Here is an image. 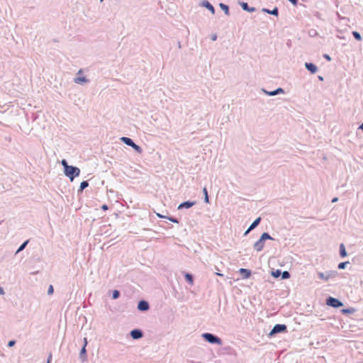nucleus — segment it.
<instances>
[{
    "label": "nucleus",
    "mask_w": 363,
    "mask_h": 363,
    "mask_svg": "<svg viewBox=\"0 0 363 363\" xmlns=\"http://www.w3.org/2000/svg\"><path fill=\"white\" fill-rule=\"evenodd\" d=\"M267 240H273L274 238L269 235V233L264 232L261 235L259 239L255 242L253 245L254 250L257 252L262 251L264 247L265 241Z\"/></svg>",
    "instance_id": "1"
},
{
    "label": "nucleus",
    "mask_w": 363,
    "mask_h": 363,
    "mask_svg": "<svg viewBox=\"0 0 363 363\" xmlns=\"http://www.w3.org/2000/svg\"><path fill=\"white\" fill-rule=\"evenodd\" d=\"M64 174L66 177H67L71 182L79 176L80 169L79 167L69 165L68 167H65V170L64 171Z\"/></svg>",
    "instance_id": "2"
},
{
    "label": "nucleus",
    "mask_w": 363,
    "mask_h": 363,
    "mask_svg": "<svg viewBox=\"0 0 363 363\" xmlns=\"http://www.w3.org/2000/svg\"><path fill=\"white\" fill-rule=\"evenodd\" d=\"M201 336L205 341L211 344H216L218 345H222V340L219 337L213 333H204L202 334Z\"/></svg>",
    "instance_id": "3"
},
{
    "label": "nucleus",
    "mask_w": 363,
    "mask_h": 363,
    "mask_svg": "<svg viewBox=\"0 0 363 363\" xmlns=\"http://www.w3.org/2000/svg\"><path fill=\"white\" fill-rule=\"evenodd\" d=\"M121 140L126 145L131 147L138 153L140 154L143 152L142 147L140 145L135 144L131 138L123 136L121 138Z\"/></svg>",
    "instance_id": "4"
},
{
    "label": "nucleus",
    "mask_w": 363,
    "mask_h": 363,
    "mask_svg": "<svg viewBox=\"0 0 363 363\" xmlns=\"http://www.w3.org/2000/svg\"><path fill=\"white\" fill-rule=\"evenodd\" d=\"M337 272L335 270H329L325 272H318V277L323 281H328L331 279H334L337 275Z\"/></svg>",
    "instance_id": "5"
},
{
    "label": "nucleus",
    "mask_w": 363,
    "mask_h": 363,
    "mask_svg": "<svg viewBox=\"0 0 363 363\" xmlns=\"http://www.w3.org/2000/svg\"><path fill=\"white\" fill-rule=\"evenodd\" d=\"M287 333V326L285 324H276L269 333V337H274L277 334Z\"/></svg>",
    "instance_id": "6"
},
{
    "label": "nucleus",
    "mask_w": 363,
    "mask_h": 363,
    "mask_svg": "<svg viewBox=\"0 0 363 363\" xmlns=\"http://www.w3.org/2000/svg\"><path fill=\"white\" fill-rule=\"evenodd\" d=\"M325 303L327 306L334 308H339L343 306V303L340 299L333 296L327 297L325 299Z\"/></svg>",
    "instance_id": "7"
},
{
    "label": "nucleus",
    "mask_w": 363,
    "mask_h": 363,
    "mask_svg": "<svg viewBox=\"0 0 363 363\" xmlns=\"http://www.w3.org/2000/svg\"><path fill=\"white\" fill-rule=\"evenodd\" d=\"M199 6L206 8L212 14L216 13V9L214 6L208 0H201L199 3Z\"/></svg>",
    "instance_id": "8"
},
{
    "label": "nucleus",
    "mask_w": 363,
    "mask_h": 363,
    "mask_svg": "<svg viewBox=\"0 0 363 363\" xmlns=\"http://www.w3.org/2000/svg\"><path fill=\"white\" fill-rule=\"evenodd\" d=\"M143 335H144V333L141 329L135 328V329H133L130 332V336L133 340H139V339L142 338L143 337Z\"/></svg>",
    "instance_id": "9"
},
{
    "label": "nucleus",
    "mask_w": 363,
    "mask_h": 363,
    "mask_svg": "<svg viewBox=\"0 0 363 363\" xmlns=\"http://www.w3.org/2000/svg\"><path fill=\"white\" fill-rule=\"evenodd\" d=\"M138 310L142 312L147 311L150 309V304L145 300H140L138 303Z\"/></svg>",
    "instance_id": "10"
},
{
    "label": "nucleus",
    "mask_w": 363,
    "mask_h": 363,
    "mask_svg": "<svg viewBox=\"0 0 363 363\" xmlns=\"http://www.w3.org/2000/svg\"><path fill=\"white\" fill-rule=\"evenodd\" d=\"M262 91L267 96H273L280 94H284L285 91L283 88L279 87L274 91H267L264 89H262Z\"/></svg>",
    "instance_id": "11"
},
{
    "label": "nucleus",
    "mask_w": 363,
    "mask_h": 363,
    "mask_svg": "<svg viewBox=\"0 0 363 363\" xmlns=\"http://www.w3.org/2000/svg\"><path fill=\"white\" fill-rule=\"evenodd\" d=\"M196 201H186L182 203H181L178 206V210H181L183 208H190L194 205H196Z\"/></svg>",
    "instance_id": "12"
},
{
    "label": "nucleus",
    "mask_w": 363,
    "mask_h": 363,
    "mask_svg": "<svg viewBox=\"0 0 363 363\" xmlns=\"http://www.w3.org/2000/svg\"><path fill=\"white\" fill-rule=\"evenodd\" d=\"M306 69L311 74H315L318 72V67L312 62H305Z\"/></svg>",
    "instance_id": "13"
},
{
    "label": "nucleus",
    "mask_w": 363,
    "mask_h": 363,
    "mask_svg": "<svg viewBox=\"0 0 363 363\" xmlns=\"http://www.w3.org/2000/svg\"><path fill=\"white\" fill-rule=\"evenodd\" d=\"M238 4L241 6V8L244 11H245L252 13V12H255L256 11V8L255 7H250V6H249V5H248V4L247 2L239 1Z\"/></svg>",
    "instance_id": "14"
},
{
    "label": "nucleus",
    "mask_w": 363,
    "mask_h": 363,
    "mask_svg": "<svg viewBox=\"0 0 363 363\" xmlns=\"http://www.w3.org/2000/svg\"><path fill=\"white\" fill-rule=\"evenodd\" d=\"M239 274H240L242 279H248L252 275V272L250 269H248L240 268L239 269Z\"/></svg>",
    "instance_id": "15"
},
{
    "label": "nucleus",
    "mask_w": 363,
    "mask_h": 363,
    "mask_svg": "<svg viewBox=\"0 0 363 363\" xmlns=\"http://www.w3.org/2000/svg\"><path fill=\"white\" fill-rule=\"evenodd\" d=\"M79 359L82 362H84L87 360V354L86 349L85 346H82L80 352H79Z\"/></svg>",
    "instance_id": "16"
},
{
    "label": "nucleus",
    "mask_w": 363,
    "mask_h": 363,
    "mask_svg": "<svg viewBox=\"0 0 363 363\" xmlns=\"http://www.w3.org/2000/svg\"><path fill=\"white\" fill-rule=\"evenodd\" d=\"M262 12L269 13L273 16H277L279 15V9L277 7H274L272 10H269V9L263 8Z\"/></svg>",
    "instance_id": "17"
},
{
    "label": "nucleus",
    "mask_w": 363,
    "mask_h": 363,
    "mask_svg": "<svg viewBox=\"0 0 363 363\" xmlns=\"http://www.w3.org/2000/svg\"><path fill=\"white\" fill-rule=\"evenodd\" d=\"M218 6L226 16H230V8H229L228 5H227L224 3H220L218 4Z\"/></svg>",
    "instance_id": "18"
},
{
    "label": "nucleus",
    "mask_w": 363,
    "mask_h": 363,
    "mask_svg": "<svg viewBox=\"0 0 363 363\" xmlns=\"http://www.w3.org/2000/svg\"><path fill=\"white\" fill-rule=\"evenodd\" d=\"M74 82L79 84L89 82V79L86 77H77L74 79Z\"/></svg>",
    "instance_id": "19"
},
{
    "label": "nucleus",
    "mask_w": 363,
    "mask_h": 363,
    "mask_svg": "<svg viewBox=\"0 0 363 363\" xmlns=\"http://www.w3.org/2000/svg\"><path fill=\"white\" fill-rule=\"evenodd\" d=\"M261 220H262L261 217H258V218H256V219H255V220L251 223V225H250V230H254L255 228H257V227L259 225V223H260Z\"/></svg>",
    "instance_id": "20"
},
{
    "label": "nucleus",
    "mask_w": 363,
    "mask_h": 363,
    "mask_svg": "<svg viewBox=\"0 0 363 363\" xmlns=\"http://www.w3.org/2000/svg\"><path fill=\"white\" fill-rule=\"evenodd\" d=\"M184 279L189 284L192 285L194 284V276L188 272H186L184 274Z\"/></svg>",
    "instance_id": "21"
},
{
    "label": "nucleus",
    "mask_w": 363,
    "mask_h": 363,
    "mask_svg": "<svg viewBox=\"0 0 363 363\" xmlns=\"http://www.w3.org/2000/svg\"><path fill=\"white\" fill-rule=\"evenodd\" d=\"M340 311L344 315H349V314H353L356 311V309L354 308L350 307V308H343Z\"/></svg>",
    "instance_id": "22"
},
{
    "label": "nucleus",
    "mask_w": 363,
    "mask_h": 363,
    "mask_svg": "<svg viewBox=\"0 0 363 363\" xmlns=\"http://www.w3.org/2000/svg\"><path fill=\"white\" fill-rule=\"evenodd\" d=\"M89 186V182L88 181H83L81 182L79 188L78 189V194L82 193L83 191Z\"/></svg>",
    "instance_id": "23"
},
{
    "label": "nucleus",
    "mask_w": 363,
    "mask_h": 363,
    "mask_svg": "<svg viewBox=\"0 0 363 363\" xmlns=\"http://www.w3.org/2000/svg\"><path fill=\"white\" fill-rule=\"evenodd\" d=\"M347 253L345 247L343 243H341L340 245V256L342 258H344V257H347Z\"/></svg>",
    "instance_id": "24"
},
{
    "label": "nucleus",
    "mask_w": 363,
    "mask_h": 363,
    "mask_svg": "<svg viewBox=\"0 0 363 363\" xmlns=\"http://www.w3.org/2000/svg\"><path fill=\"white\" fill-rule=\"evenodd\" d=\"M203 196H204V202L206 203H210V201H209V196H208V190H207V188L205 186L203 188Z\"/></svg>",
    "instance_id": "25"
},
{
    "label": "nucleus",
    "mask_w": 363,
    "mask_h": 363,
    "mask_svg": "<svg viewBox=\"0 0 363 363\" xmlns=\"http://www.w3.org/2000/svg\"><path fill=\"white\" fill-rule=\"evenodd\" d=\"M28 242H29V240H27L24 241L20 245V247L18 248V250H16V255L19 253V252H21V251H23L26 247V246L28 245Z\"/></svg>",
    "instance_id": "26"
},
{
    "label": "nucleus",
    "mask_w": 363,
    "mask_h": 363,
    "mask_svg": "<svg viewBox=\"0 0 363 363\" xmlns=\"http://www.w3.org/2000/svg\"><path fill=\"white\" fill-rule=\"evenodd\" d=\"M280 277H281V279H282V280L288 279L290 278L291 274L288 271H283V272L281 271Z\"/></svg>",
    "instance_id": "27"
},
{
    "label": "nucleus",
    "mask_w": 363,
    "mask_h": 363,
    "mask_svg": "<svg viewBox=\"0 0 363 363\" xmlns=\"http://www.w3.org/2000/svg\"><path fill=\"white\" fill-rule=\"evenodd\" d=\"M121 296V292L120 291L117 289H114L112 291V298L116 300L118 299Z\"/></svg>",
    "instance_id": "28"
},
{
    "label": "nucleus",
    "mask_w": 363,
    "mask_h": 363,
    "mask_svg": "<svg viewBox=\"0 0 363 363\" xmlns=\"http://www.w3.org/2000/svg\"><path fill=\"white\" fill-rule=\"evenodd\" d=\"M281 273V269H276V270L272 272V276L274 278L278 279L280 277Z\"/></svg>",
    "instance_id": "29"
},
{
    "label": "nucleus",
    "mask_w": 363,
    "mask_h": 363,
    "mask_svg": "<svg viewBox=\"0 0 363 363\" xmlns=\"http://www.w3.org/2000/svg\"><path fill=\"white\" fill-rule=\"evenodd\" d=\"M353 37L354 38L355 40H358V41H361L362 40V35L361 34L357 32V31H352V33Z\"/></svg>",
    "instance_id": "30"
},
{
    "label": "nucleus",
    "mask_w": 363,
    "mask_h": 363,
    "mask_svg": "<svg viewBox=\"0 0 363 363\" xmlns=\"http://www.w3.org/2000/svg\"><path fill=\"white\" fill-rule=\"evenodd\" d=\"M349 264L348 261L346 262H342L338 264L337 267L339 269H344L346 268L347 265Z\"/></svg>",
    "instance_id": "31"
},
{
    "label": "nucleus",
    "mask_w": 363,
    "mask_h": 363,
    "mask_svg": "<svg viewBox=\"0 0 363 363\" xmlns=\"http://www.w3.org/2000/svg\"><path fill=\"white\" fill-rule=\"evenodd\" d=\"M165 218L169 220H170L172 223H179V219H177L175 217L167 216V217H165Z\"/></svg>",
    "instance_id": "32"
},
{
    "label": "nucleus",
    "mask_w": 363,
    "mask_h": 363,
    "mask_svg": "<svg viewBox=\"0 0 363 363\" xmlns=\"http://www.w3.org/2000/svg\"><path fill=\"white\" fill-rule=\"evenodd\" d=\"M16 340H9V341L8 342L7 346H8L9 347H13V346L16 345Z\"/></svg>",
    "instance_id": "33"
},
{
    "label": "nucleus",
    "mask_w": 363,
    "mask_h": 363,
    "mask_svg": "<svg viewBox=\"0 0 363 363\" xmlns=\"http://www.w3.org/2000/svg\"><path fill=\"white\" fill-rule=\"evenodd\" d=\"M308 33H309V35L311 37H313V36H315L318 35L317 31L314 29L310 30Z\"/></svg>",
    "instance_id": "34"
},
{
    "label": "nucleus",
    "mask_w": 363,
    "mask_h": 363,
    "mask_svg": "<svg viewBox=\"0 0 363 363\" xmlns=\"http://www.w3.org/2000/svg\"><path fill=\"white\" fill-rule=\"evenodd\" d=\"M54 292V288L52 286V285H50L49 287H48V295H52Z\"/></svg>",
    "instance_id": "35"
},
{
    "label": "nucleus",
    "mask_w": 363,
    "mask_h": 363,
    "mask_svg": "<svg viewBox=\"0 0 363 363\" xmlns=\"http://www.w3.org/2000/svg\"><path fill=\"white\" fill-rule=\"evenodd\" d=\"M61 164L63 166V168H64V171L65 170V167H68L69 166L67 162V160L65 159H63L62 161H61Z\"/></svg>",
    "instance_id": "36"
},
{
    "label": "nucleus",
    "mask_w": 363,
    "mask_h": 363,
    "mask_svg": "<svg viewBox=\"0 0 363 363\" xmlns=\"http://www.w3.org/2000/svg\"><path fill=\"white\" fill-rule=\"evenodd\" d=\"M323 57L328 61L330 62L332 60L331 57L328 54H323Z\"/></svg>",
    "instance_id": "37"
},
{
    "label": "nucleus",
    "mask_w": 363,
    "mask_h": 363,
    "mask_svg": "<svg viewBox=\"0 0 363 363\" xmlns=\"http://www.w3.org/2000/svg\"><path fill=\"white\" fill-rule=\"evenodd\" d=\"M101 208L103 211H107V210L108 209V205H106V204H103V205L101 206Z\"/></svg>",
    "instance_id": "38"
},
{
    "label": "nucleus",
    "mask_w": 363,
    "mask_h": 363,
    "mask_svg": "<svg viewBox=\"0 0 363 363\" xmlns=\"http://www.w3.org/2000/svg\"><path fill=\"white\" fill-rule=\"evenodd\" d=\"M217 38H218V36L216 33L211 35V39L213 41H216L217 40Z\"/></svg>",
    "instance_id": "39"
},
{
    "label": "nucleus",
    "mask_w": 363,
    "mask_h": 363,
    "mask_svg": "<svg viewBox=\"0 0 363 363\" xmlns=\"http://www.w3.org/2000/svg\"><path fill=\"white\" fill-rule=\"evenodd\" d=\"M52 357V353H50L48 357L47 363H51Z\"/></svg>",
    "instance_id": "40"
},
{
    "label": "nucleus",
    "mask_w": 363,
    "mask_h": 363,
    "mask_svg": "<svg viewBox=\"0 0 363 363\" xmlns=\"http://www.w3.org/2000/svg\"><path fill=\"white\" fill-rule=\"evenodd\" d=\"M289 2H291L294 6H296L298 4V0H288Z\"/></svg>",
    "instance_id": "41"
},
{
    "label": "nucleus",
    "mask_w": 363,
    "mask_h": 363,
    "mask_svg": "<svg viewBox=\"0 0 363 363\" xmlns=\"http://www.w3.org/2000/svg\"><path fill=\"white\" fill-rule=\"evenodd\" d=\"M87 344H88L87 338L84 337V345H83V346L86 347Z\"/></svg>",
    "instance_id": "42"
},
{
    "label": "nucleus",
    "mask_w": 363,
    "mask_h": 363,
    "mask_svg": "<svg viewBox=\"0 0 363 363\" xmlns=\"http://www.w3.org/2000/svg\"><path fill=\"white\" fill-rule=\"evenodd\" d=\"M5 294L4 289L0 286V295H4Z\"/></svg>",
    "instance_id": "43"
},
{
    "label": "nucleus",
    "mask_w": 363,
    "mask_h": 363,
    "mask_svg": "<svg viewBox=\"0 0 363 363\" xmlns=\"http://www.w3.org/2000/svg\"><path fill=\"white\" fill-rule=\"evenodd\" d=\"M337 201H338V198H337V197H334V198L332 199L331 202H332V203H335V202H337Z\"/></svg>",
    "instance_id": "44"
},
{
    "label": "nucleus",
    "mask_w": 363,
    "mask_h": 363,
    "mask_svg": "<svg viewBox=\"0 0 363 363\" xmlns=\"http://www.w3.org/2000/svg\"><path fill=\"white\" fill-rule=\"evenodd\" d=\"M252 230H250V227L247 228V230L244 233V235H247L248 233H250V232H251Z\"/></svg>",
    "instance_id": "45"
},
{
    "label": "nucleus",
    "mask_w": 363,
    "mask_h": 363,
    "mask_svg": "<svg viewBox=\"0 0 363 363\" xmlns=\"http://www.w3.org/2000/svg\"><path fill=\"white\" fill-rule=\"evenodd\" d=\"M157 216L159 217V218H165V216H163V215H161L160 213H157Z\"/></svg>",
    "instance_id": "46"
},
{
    "label": "nucleus",
    "mask_w": 363,
    "mask_h": 363,
    "mask_svg": "<svg viewBox=\"0 0 363 363\" xmlns=\"http://www.w3.org/2000/svg\"><path fill=\"white\" fill-rule=\"evenodd\" d=\"M318 79L320 81H323L324 80V78L322 76H318Z\"/></svg>",
    "instance_id": "47"
},
{
    "label": "nucleus",
    "mask_w": 363,
    "mask_h": 363,
    "mask_svg": "<svg viewBox=\"0 0 363 363\" xmlns=\"http://www.w3.org/2000/svg\"><path fill=\"white\" fill-rule=\"evenodd\" d=\"M359 128L363 130V123L359 125Z\"/></svg>",
    "instance_id": "48"
},
{
    "label": "nucleus",
    "mask_w": 363,
    "mask_h": 363,
    "mask_svg": "<svg viewBox=\"0 0 363 363\" xmlns=\"http://www.w3.org/2000/svg\"><path fill=\"white\" fill-rule=\"evenodd\" d=\"M82 72V70L79 69V72H78V74H81Z\"/></svg>",
    "instance_id": "49"
},
{
    "label": "nucleus",
    "mask_w": 363,
    "mask_h": 363,
    "mask_svg": "<svg viewBox=\"0 0 363 363\" xmlns=\"http://www.w3.org/2000/svg\"><path fill=\"white\" fill-rule=\"evenodd\" d=\"M217 274H218V276H223V274H220V273H217Z\"/></svg>",
    "instance_id": "50"
},
{
    "label": "nucleus",
    "mask_w": 363,
    "mask_h": 363,
    "mask_svg": "<svg viewBox=\"0 0 363 363\" xmlns=\"http://www.w3.org/2000/svg\"><path fill=\"white\" fill-rule=\"evenodd\" d=\"M104 1V0H100V1H101H101Z\"/></svg>",
    "instance_id": "51"
}]
</instances>
